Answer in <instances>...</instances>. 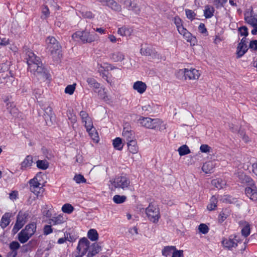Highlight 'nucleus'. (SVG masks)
I'll return each instance as SVG.
<instances>
[{
    "label": "nucleus",
    "mask_w": 257,
    "mask_h": 257,
    "mask_svg": "<svg viewBox=\"0 0 257 257\" xmlns=\"http://www.w3.org/2000/svg\"><path fill=\"white\" fill-rule=\"evenodd\" d=\"M101 250L97 243H91L86 237L81 238L78 241L76 249V253L73 257H93Z\"/></svg>",
    "instance_id": "obj_1"
},
{
    "label": "nucleus",
    "mask_w": 257,
    "mask_h": 257,
    "mask_svg": "<svg viewBox=\"0 0 257 257\" xmlns=\"http://www.w3.org/2000/svg\"><path fill=\"white\" fill-rule=\"evenodd\" d=\"M139 123L146 128L162 131L166 128L165 125H162V121L159 118L141 117L138 120Z\"/></svg>",
    "instance_id": "obj_2"
},
{
    "label": "nucleus",
    "mask_w": 257,
    "mask_h": 257,
    "mask_svg": "<svg viewBox=\"0 0 257 257\" xmlns=\"http://www.w3.org/2000/svg\"><path fill=\"white\" fill-rule=\"evenodd\" d=\"M145 212L148 219L154 223H157L161 217L160 209L155 202L150 203Z\"/></svg>",
    "instance_id": "obj_3"
},
{
    "label": "nucleus",
    "mask_w": 257,
    "mask_h": 257,
    "mask_svg": "<svg viewBox=\"0 0 257 257\" xmlns=\"http://www.w3.org/2000/svg\"><path fill=\"white\" fill-rule=\"evenodd\" d=\"M72 37L75 40L80 39L83 43H90L97 41L98 39L97 34L91 33L86 31L76 32L72 35Z\"/></svg>",
    "instance_id": "obj_4"
},
{
    "label": "nucleus",
    "mask_w": 257,
    "mask_h": 257,
    "mask_svg": "<svg viewBox=\"0 0 257 257\" xmlns=\"http://www.w3.org/2000/svg\"><path fill=\"white\" fill-rule=\"evenodd\" d=\"M36 230V224L32 223L27 225L25 229L21 230L18 234V239L22 243L26 242L35 233Z\"/></svg>",
    "instance_id": "obj_5"
},
{
    "label": "nucleus",
    "mask_w": 257,
    "mask_h": 257,
    "mask_svg": "<svg viewBox=\"0 0 257 257\" xmlns=\"http://www.w3.org/2000/svg\"><path fill=\"white\" fill-rule=\"evenodd\" d=\"M177 75L178 77L182 76L185 80H196L200 77V73L199 70L194 68H184L180 69L177 72Z\"/></svg>",
    "instance_id": "obj_6"
},
{
    "label": "nucleus",
    "mask_w": 257,
    "mask_h": 257,
    "mask_svg": "<svg viewBox=\"0 0 257 257\" xmlns=\"http://www.w3.org/2000/svg\"><path fill=\"white\" fill-rule=\"evenodd\" d=\"M47 45V49L51 52L52 55H57L59 56L60 45L56 39L52 37H48L46 40ZM54 57V56H53Z\"/></svg>",
    "instance_id": "obj_7"
},
{
    "label": "nucleus",
    "mask_w": 257,
    "mask_h": 257,
    "mask_svg": "<svg viewBox=\"0 0 257 257\" xmlns=\"http://www.w3.org/2000/svg\"><path fill=\"white\" fill-rule=\"evenodd\" d=\"M29 184L31 191L37 196H41L44 189L43 188V185L38 180L37 177L31 179L29 181Z\"/></svg>",
    "instance_id": "obj_8"
},
{
    "label": "nucleus",
    "mask_w": 257,
    "mask_h": 257,
    "mask_svg": "<svg viewBox=\"0 0 257 257\" xmlns=\"http://www.w3.org/2000/svg\"><path fill=\"white\" fill-rule=\"evenodd\" d=\"M35 62H29L28 69L35 75H43L45 73L42 67V64L40 60H37Z\"/></svg>",
    "instance_id": "obj_9"
},
{
    "label": "nucleus",
    "mask_w": 257,
    "mask_h": 257,
    "mask_svg": "<svg viewBox=\"0 0 257 257\" xmlns=\"http://www.w3.org/2000/svg\"><path fill=\"white\" fill-rule=\"evenodd\" d=\"M245 188V193L247 197L253 201H257V189L253 181Z\"/></svg>",
    "instance_id": "obj_10"
},
{
    "label": "nucleus",
    "mask_w": 257,
    "mask_h": 257,
    "mask_svg": "<svg viewBox=\"0 0 257 257\" xmlns=\"http://www.w3.org/2000/svg\"><path fill=\"white\" fill-rule=\"evenodd\" d=\"M237 238L236 235H231L228 239H223L222 243L224 247L230 249L237 246V243L239 242Z\"/></svg>",
    "instance_id": "obj_11"
},
{
    "label": "nucleus",
    "mask_w": 257,
    "mask_h": 257,
    "mask_svg": "<svg viewBox=\"0 0 257 257\" xmlns=\"http://www.w3.org/2000/svg\"><path fill=\"white\" fill-rule=\"evenodd\" d=\"M26 216L25 214H18L16 222L12 230V231L14 234L16 233L25 224L26 222Z\"/></svg>",
    "instance_id": "obj_12"
},
{
    "label": "nucleus",
    "mask_w": 257,
    "mask_h": 257,
    "mask_svg": "<svg viewBox=\"0 0 257 257\" xmlns=\"http://www.w3.org/2000/svg\"><path fill=\"white\" fill-rule=\"evenodd\" d=\"M79 115L81 117L82 123H84V126L86 128H90L93 126V124L91 118L86 111L83 110L81 111L80 112Z\"/></svg>",
    "instance_id": "obj_13"
},
{
    "label": "nucleus",
    "mask_w": 257,
    "mask_h": 257,
    "mask_svg": "<svg viewBox=\"0 0 257 257\" xmlns=\"http://www.w3.org/2000/svg\"><path fill=\"white\" fill-rule=\"evenodd\" d=\"M179 33L182 35L184 38L188 42L193 45L196 43V37L193 36L186 28L181 29Z\"/></svg>",
    "instance_id": "obj_14"
},
{
    "label": "nucleus",
    "mask_w": 257,
    "mask_h": 257,
    "mask_svg": "<svg viewBox=\"0 0 257 257\" xmlns=\"http://www.w3.org/2000/svg\"><path fill=\"white\" fill-rule=\"evenodd\" d=\"M53 115L52 108L51 107H47L45 110L44 118L46 123L49 125L53 123Z\"/></svg>",
    "instance_id": "obj_15"
},
{
    "label": "nucleus",
    "mask_w": 257,
    "mask_h": 257,
    "mask_svg": "<svg viewBox=\"0 0 257 257\" xmlns=\"http://www.w3.org/2000/svg\"><path fill=\"white\" fill-rule=\"evenodd\" d=\"M133 88L140 94H143L147 89V85L145 83L137 81L133 85Z\"/></svg>",
    "instance_id": "obj_16"
},
{
    "label": "nucleus",
    "mask_w": 257,
    "mask_h": 257,
    "mask_svg": "<svg viewBox=\"0 0 257 257\" xmlns=\"http://www.w3.org/2000/svg\"><path fill=\"white\" fill-rule=\"evenodd\" d=\"M112 185L114 188H122L124 189L127 187V182L123 178H117L114 180Z\"/></svg>",
    "instance_id": "obj_17"
},
{
    "label": "nucleus",
    "mask_w": 257,
    "mask_h": 257,
    "mask_svg": "<svg viewBox=\"0 0 257 257\" xmlns=\"http://www.w3.org/2000/svg\"><path fill=\"white\" fill-rule=\"evenodd\" d=\"M65 218L63 214H59L56 216L53 217L49 221V223L52 225L60 224L65 221Z\"/></svg>",
    "instance_id": "obj_18"
},
{
    "label": "nucleus",
    "mask_w": 257,
    "mask_h": 257,
    "mask_svg": "<svg viewBox=\"0 0 257 257\" xmlns=\"http://www.w3.org/2000/svg\"><path fill=\"white\" fill-rule=\"evenodd\" d=\"M4 102L6 103V107L9 112L12 115H15L17 112V109L16 108L14 103L11 102L8 97L5 99Z\"/></svg>",
    "instance_id": "obj_19"
},
{
    "label": "nucleus",
    "mask_w": 257,
    "mask_h": 257,
    "mask_svg": "<svg viewBox=\"0 0 257 257\" xmlns=\"http://www.w3.org/2000/svg\"><path fill=\"white\" fill-rule=\"evenodd\" d=\"M11 214L10 213H6L2 217L0 221V226L2 228H5L10 223Z\"/></svg>",
    "instance_id": "obj_20"
},
{
    "label": "nucleus",
    "mask_w": 257,
    "mask_h": 257,
    "mask_svg": "<svg viewBox=\"0 0 257 257\" xmlns=\"http://www.w3.org/2000/svg\"><path fill=\"white\" fill-rule=\"evenodd\" d=\"M33 163V157L31 156H27L24 161L21 163V167L23 170L26 169L32 166Z\"/></svg>",
    "instance_id": "obj_21"
},
{
    "label": "nucleus",
    "mask_w": 257,
    "mask_h": 257,
    "mask_svg": "<svg viewBox=\"0 0 257 257\" xmlns=\"http://www.w3.org/2000/svg\"><path fill=\"white\" fill-rule=\"evenodd\" d=\"M244 19L246 22L251 26L257 25V15H253L251 13L245 15Z\"/></svg>",
    "instance_id": "obj_22"
},
{
    "label": "nucleus",
    "mask_w": 257,
    "mask_h": 257,
    "mask_svg": "<svg viewBox=\"0 0 257 257\" xmlns=\"http://www.w3.org/2000/svg\"><path fill=\"white\" fill-rule=\"evenodd\" d=\"M175 248V246H166L162 250V255L166 257H172Z\"/></svg>",
    "instance_id": "obj_23"
},
{
    "label": "nucleus",
    "mask_w": 257,
    "mask_h": 257,
    "mask_svg": "<svg viewBox=\"0 0 257 257\" xmlns=\"http://www.w3.org/2000/svg\"><path fill=\"white\" fill-rule=\"evenodd\" d=\"M86 129L93 142L95 143H98L99 141L98 135L93 126L90 128H87Z\"/></svg>",
    "instance_id": "obj_24"
},
{
    "label": "nucleus",
    "mask_w": 257,
    "mask_h": 257,
    "mask_svg": "<svg viewBox=\"0 0 257 257\" xmlns=\"http://www.w3.org/2000/svg\"><path fill=\"white\" fill-rule=\"evenodd\" d=\"M27 64L31 61V63L35 62L37 60H40V58L36 56V55L31 51L28 50L26 52V58Z\"/></svg>",
    "instance_id": "obj_25"
},
{
    "label": "nucleus",
    "mask_w": 257,
    "mask_h": 257,
    "mask_svg": "<svg viewBox=\"0 0 257 257\" xmlns=\"http://www.w3.org/2000/svg\"><path fill=\"white\" fill-rule=\"evenodd\" d=\"M214 168L213 163L212 162H207L205 163L202 167V171L205 173H211Z\"/></svg>",
    "instance_id": "obj_26"
},
{
    "label": "nucleus",
    "mask_w": 257,
    "mask_h": 257,
    "mask_svg": "<svg viewBox=\"0 0 257 257\" xmlns=\"http://www.w3.org/2000/svg\"><path fill=\"white\" fill-rule=\"evenodd\" d=\"M214 8L210 6H206L204 10V15L206 19L211 18L214 15Z\"/></svg>",
    "instance_id": "obj_27"
},
{
    "label": "nucleus",
    "mask_w": 257,
    "mask_h": 257,
    "mask_svg": "<svg viewBox=\"0 0 257 257\" xmlns=\"http://www.w3.org/2000/svg\"><path fill=\"white\" fill-rule=\"evenodd\" d=\"M248 48L247 45H238L236 51V54L238 58L242 57L247 51Z\"/></svg>",
    "instance_id": "obj_28"
},
{
    "label": "nucleus",
    "mask_w": 257,
    "mask_h": 257,
    "mask_svg": "<svg viewBox=\"0 0 257 257\" xmlns=\"http://www.w3.org/2000/svg\"><path fill=\"white\" fill-rule=\"evenodd\" d=\"M243 227L241 229V233L244 237L248 236L250 233V225L247 222H242Z\"/></svg>",
    "instance_id": "obj_29"
},
{
    "label": "nucleus",
    "mask_w": 257,
    "mask_h": 257,
    "mask_svg": "<svg viewBox=\"0 0 257 257\" xmlns=\"http://www.w3.org/2000/svg\"><path fill=\"white\" fill-rule=\"evenodd\" d=\"M87 237L90 240L94 241L98 239V234L96 229H90L87 232Z\"/></svg>",
    "instance_id": "obj_30"
},
{
    "label": "nucleus",
    "mask_w": 257,
    "mask_h": 257,
    "mask_svg": "<svg viewBox=\"0 0 257 257\" xmlns=\"http://www.w3.org/2000/svg\"><path fill=\"white\" fill-rule=\"evenodd\" d=\"M110 58L114 62L121 61L124 59V55L120 52H115L111 54Z\"/></svg>",
    "instance_id": "obj_31"
},
{
    "label": "nucleus",
    "mask_w": 257,
    "mask_h": 257,
    "mask_svg": "<svg viewBox=\"0 0 257 257\" xmlns=\"http://www.w3.org/2000/svg\"><path fill=\"white\" fill-rule=\"evenodd\" d=\"M237 177L242 183H248L249 184L253 181L251 178L246 176L243 172L239 173Z\"/></svg>",
    "instance_id": "obj_32"
},
{
    "label": "nucleus",
    "mask_w": 257,
    "mask_h": 257,
    "mask_svg": "<svg viewBox=\"0 0 257 257\" xmlns=\"http://www.w3.org/2000/svg\"><path fill=\"white\" fill-rule=\"evenodd\" d=\"M20 247L19 243L17 241H12L10 244V248L12 250V253L13 254V257H16L17 254V250Z\"/></svg>",
    "instance_id": "obj_33"
},
{
    "label": "nucleus",
    "mask_w": 257,
    "mask_h": 257,
    "mask_svg": "<svg viewBox=\"0 0 257 257\" xmlns=\"http://www.w3.org/2000/svg\"><path fill=\"white\" fill-rule=\"evenodd\" d=\"M212 184L218 189H220L223 188L226 183L224 181L220 179H217L212 180Z\"/></svg>",
    "instance_id": "obj_34"
},
{
    "label": "nucleus",
    "mask_w": 257,
    "mask_h": 257,
    "mask_svg": "<svg viewBox=\"0 0 257 257\" xmlns=\"http://www.w3.org/2000/svg\"><path fill=\"white\" fill-rule=\"evenodd\" d=\"M140 51L142 54L146 56H151L154 53V50L152 48L147 46L143 47Z\"/></svg>",
    "instance_id": "obj_35"
},
{
    "label": "nucleus",
    "mask_w": 257,
    "mask_h": 257,
    "mask_svg": "<svg viewBox=\"0 0 257 257\" xmlns=\"http://www.w3.org/2000/svg\"><path fill=\"white\" fill-rule=\"evenodd\" d=\"M217 199L215 196H212L210 199V203L207 205V209L212 211L215 209L217 206Z\"/></svg>",
    "instance_id": "obj_36"
},
{
    "label": "nucleus",
    "mask_w": 257,
    "mask_h": 257,
    "mask_svg": "<svg viewBox=\"0 0 257 257\" xmlns=\"http://www.w3.org/2000/svg\"><path fill=\"white\" fill-rule=\"evenodd\" d=\"M113 146L115 149L121 150L123 146L122 140L120 138H115L113 140Z\"/></svg>",
    "instance_id": "obj_37"
},
{
    "label": "nucleus",
    "mask_w": 257,
    "mask_h": 257,
    "mask_svg": "<svg viewBox=\"0 0 257 257\" xmlns=\"http://www.w3.org/2000/svg\"><path fill=\"white\" fill-rule=\"evenodd\" d=\"M86 82L89 84L90 87L97 89L100 86V84L96 80L92 77H88L86 79Z\"/></svg>",
    "instance_id": "obj_38"
},
{
    "label": "nucleus",
    "mask_w": 257,
    "mask_h": 257,
    "mask_svg": "<svg viewBox=\"0 0 257 257\" xmlns=\"http://www.w3.org/2000/svg\"><path fill=\"white\" fill-rule=\"evenodd\" d=\"M138 151V147L136 140L130 141V153L137 154Z\"/></svg>",
    "instance_id": "obj_39"
},
{
    "label": "nucleus",
    "mask_w": 257,
    "mask_h": 257,
    "mask_svg": "<svg viewBox=\"0 0 257 257\" xmlns=\"http://www.w3.org/2000/svg\"><path fill=\"white\" fill-rule=\"evenodd\" d=\"M105 6L109 7L114 11H119L120 10V6L113 0H108Z\"/></svg>",
    "instance_id": "obj_40"
},
{
    "label": "nucleus",
    "mask_w": 257,
    "mask_h": 257,
    "mask_svg": "<svg viewBox=\"0 0 257 257\" xmlns=\"http://www.w3.org/2000/svg\"><path fill=\"white\" fill-rule=\"evenodd\" d=\"M37 166L39 169L46 170L49 167V163L46 160H38L37 162Z\"/></svg>",
    "instance_id": "obj_41"
},
{
    "label": "nucleus",
    "mask_w": 257,
    "mask_h": 257,
    "mask_svg": "<svg viewBox=\"0 0 257 257\" xmlns=\"http://www.w3.org/2000/svg\"><path fill=\"white\" fill-rule=\"evenodd\" d=\"M74 210V207L69 203L65 204L62 207V211L66 213L70 214Z\"/></svg>",
    "instance_id": "obj_42"
},
{
    "label": "nucleus",
    "mask_w": 257,
    "mask_h": 257,
    "mask_svg": "<svg viewBox=\"0 0 257 257\" xmlns=\"http://www.w3.org/2000/svg\"><path fill=\"white\" fill-rule=\"evenodd\" d=\"M178 152L181 156L188 154L190 153L189 148L186 145L181 146L178 149Z\"/></svg>",
    "instance_id": "obj_43"
},
{
    "label": "nucleus",
    "mask_w": 257,
    "mask_h": 257,
    "mask_svg": "<svg viewBox=\"0 0 257 257\" xmlns=\"http://www.w3.org/2000/svg\"><path fill=\"white\" fill-rule=\"evenodd\" d=\"M126 198L127 197L125 196L115 195L113 197V200L115 203L120 204L124 202Z\"/></svg>",
    "instance_id": "obj_44"
},
{
    "label": "nucleus",
    "mask_w": 257,
    "mask_h": 257,
    "mask_svg": "<svg viewBox=\"0 0 257 257\" xmlns=\"http://www.w3.org/2000/svg\"><path fill=\"white\" fill-rule=\"evenodd\" d=\"M174 22L177 28V30L178 32H179V30H181V29H184L185 28L183 26L182 24V20L181 19L178 17H176L174 19Z\"/></svg>",
    "instance_id": "obj_45"
},
{
    "label": "nucleus",
    "mask_w": 257,
    "mask_h": 257,
    "mask_svg": "<svg viewBox=\"0 0 257 257\" xmlns=\"http://www.w3.org/2000/svg\"><path fill=\"white\" fill-rule=\"evenodd\" d=\"M185 13L187 18L191 21L195 19L196 16V14L193 11L189 9L185 10Z\"/></svg>",
    "instance_id": "obj_46"
},
{
    "label": "nucleus",
    "mask_w": 257,
    "mask_h": 257,
    "mask_svg": "<svg viewBox=\"0 0 257 257\" xmlns=\"http://www.w3.org/2000/svg\"><path fill=\"white\" fill-rule=\"evenodd\" d=\"M76 84L68 85L65 89V92L69 95H72L75 90Z\"/></svg>",
    "instance_id": "obj_47"
},
{
    "label": "nucleus",
    "mask_w": 257,
    "mask_h": 257,
    "mask_svg": "<svg viewBox=\"0 0 257 257\" xmlns=\"http://www.w3.org/2000/svg\"><path fill=\"white\" fill-rule=\"evenodd\" d=\"M238 31L241 36L246 37L248 34V29L245 26L240 27L238 28Z\"/></svg>",
    "instance_id": "obj_48"
},
{
    "label": "nucleus",
    "mask_w": 257,
    "mask_h": 257,
    "mask_svg": "<svg viewBox=\"0 0 257 257\" xmlns=\"http://www.w3.org/2000/svg\"><path fill=\"white\" fill-rule=\"evenodd\" d=\"M74 180L78 184L85 183L86 182V179L84 178L83 176L81 174L76 175L74 177Z\"/></svg>",
    "instance_id": "obj_49"
},
{
    "label": "nucleus",
    "mask_w": 257,
    "mask_h": 257,
    "mask_svg": "<svg viewBox=\"0 0 257 257\" xmlns=\"http://www.w3.org/2000/svg\"><path fill=\"white\" fill-rule=\"evenodd\" d=\"M198 229L200 232L204 234L208 233L209 231L208 227L204 223L200 224L199 226Z\"/></svg>",
    "instance_id": "obj_50"
},
{
    "label": "nucleus",
    "mask_w": 257,
    "mask_h": 257,
    "mask_svg": "<svg viewBox=\"0 0 257 257\" xmlns=\"http://www.w3.org/2000/svg\"><path fill=\"white\" fill-rule=\"evenodd\" d=\"M200 150L202 153H207L210 152L211 148L207 145L203 144L200 146Z\"/></svg>",
    "instance_id": "obj_51"
},
{
    "label": "nucleus",
    "mask_w": 257,
    "mask_h": 257,
    "mask_svg": "<svg viewBox=\"0 0 257 257\" xmlns=\"http://www.w3.org/2000/svg\"><path fill=\"white\" fill-rule=\"evenodd\" d=\"M64 236H65L66 241L71 242L76 240V237L69 233H64Z\"/></svg>",
    "instance_id": "obj_52"
},
{
    "label": "nucleus",
    "mask_w": 257,
    "mask_h": 257,
    "mask_svg": "<svg viewBox=\"0 0 257 257\" xmlns=\"http://www.w3.org/2000/svg\"><path fill=\"white\" fill-rule=\"evenodd\" d=\"M172 257H183V251L177 250L176 248Z\"/></svg>",
    "instance_id": "obj_53"
},
{
    "label": "nucleus",
    "mask_w": 257,
    "mask_h": 257,
    "mask_svg": "<svg viewBox=\"0 0 257 257\" xmlns=\"http://www.w3.org/2000/svg\"><path fill=\"white\" fill-rule=\"evenodd\" d=\"M53 229L51 225H46L44 227V234L45 235H48L52 233Z\"/></svg>",
    "instance_id": "obj_54"
},
{
    "label": "nucleus",
    "mask_w": 257,
    "mask_h": 257,
    "mask_svg": "<svg viewBox=\"0 0 257 257\" xmlns=\"http://www.w3.org/2000/svg\"><path fill=\"white\" fill-rule=\"evenodd\" d=\"M81 14L84 18H86L92 19L94 17V15L91 12H82Z\"/></svg>",
    "instance_id": "obj_55"
},
{
    "label": "nucleus",
    "mask_w": 257,
    "mask_h": 257,
    "mask_svg": "<svg viewBox=\"0 0 257 257\" xmlns=\"http://www.w3.org/2000/svg\"><path fill=\"white\" fill-rule=\"evenodd\" d=\"M198 31L202 34H206L207 33L205 26L203 23H200L198 27Z\"/></svg>",
    "instance_id": "obj_56"
},
{
    "label": "nucleus",
    "mask_w": 257,
    "mask_h": 257,
    "mask_svg": "<svg viewBox=\"0 0 257 257\" xmlns=\"http://www.w3.org/2000/svg\"><path fill=\"white\" fill-rule=\"evenodd\" d=\"M18 195V191H14L10 194L9 197L11 200H14L17 198Z\"/></svg>",
    "instance_id": "obj_57"
},
{
    "label": "nucleus",
    "mask_w": 257,
    "mask_h": 257,
    "mask_svg": "<svg viewBox=\"0 0 257 257\" xmlns=\"http://www.w3.org/2000/svg\"><path fill=\"white\" fill-rule=\"evenodd\" d=\"M227 2V0H214V3L218 7H223Z\"/></svg>",
    "instance_id": "obj_58"
},
{
    "label": "nucleus",
    "mask_w": 257,
    "mask_h": 257,
    "mask_svg": "<svg viewBox=\"0 0 257 257\" xmlns=\"http://www.w3.org/2000/svg\"><path fill=\"white\" fill-rule=\"evenodd\" d=\"M249 48L254 50H257V40H253L250 42Z\"/></svg>",
    "instance_id": "obj_59"
},
{
    "label": "nucleus",
    "mask_w": 257,
    "mask_h": 257,
    "mask_svg": "<svg viewBox=\"0 0 257 257\" xmlns=\"http://www.w3.org/2000/svg\"><path fill=\"white\" fill-rule=\"evenodd\" d=\"M127 31V29L125 27H121L118 29L117 33L120 36L125 35V32Z\"/></svg>",
    "instance_id": "obj_60"
},
{
    "label": "nucleus",
    "mask_w": 257,
    "mask_h": 257,
    "mask_svg": "<svg viewBox=\"0 0 257 257\" xmlns=\"http://www.w3.org/2000/svg\"><path fill=\"white\" fill-rule=\"evenodd\" d=\"M8 69V65L7 64L5 63L0 64V73L7 71Z\"/></svg>",
    "instance_id": "obj_61"
},
{
    "label": "nucleus",
    "mask_w": 257,
    "mask_h": 257,
    "mask_svg": "<svg viewBox=\"0 0 257 257\" xmlns=\"http://www.w3.org/2000/svg\"><path fill=\"white\" fill-rule=\"evenodd\" d=\"M95 31L99 33L100 34H105L106 33V30L102 28H97L93 29Z\"/></svg>",
    "instance_id": "obj_62"
},
{
    "label": "nucleus",
    "mask_w": 257,
    "mask_h": 257,
    "mask_svg": "<svg viewBox=\"0 0 257 257\" xmlns=\"http://www.w3.org/2000/svg\"><path fill=\"white\" fill-rule=\"evenodd\" d=\"M223 40V38L219 36V35H217L215 36V38L214 40V42L215 44H217L219 43L221 41Z\"/></svg>",
    "instance_id": "obj_63"
},
{
    "label": "nucleus",
    "mask_w": 257,
    "mask_h": 257,
    "mask_svg": "<svg viewBox=\"0 0 257 257\" xmlns=\"http://www.w3.org/2000/svg\"><path fill=\"white\" fill-rule=\"evenodd\" d=\"M252 171L257 176V163H254L252 165Z\"/></svg>",
    "instance_id": "obj_64"
}]
</instances>
